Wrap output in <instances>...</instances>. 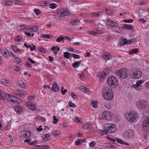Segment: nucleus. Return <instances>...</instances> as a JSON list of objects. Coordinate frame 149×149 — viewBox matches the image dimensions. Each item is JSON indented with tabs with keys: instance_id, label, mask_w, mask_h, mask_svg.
I'll return each instance as SVG.
<instances>
[{
	"instance_id": "nucleus-1",
	"label": "nucleus",
	"mask_w": 149,
	"mask_h": 149,
	"mask_svg": "<svg viewBox=\"0 0 149 149\" xmlns=\"http://www.w3.org/2000/svg\"><path fill=\"white\" fill-rule=\"evenodd\" d=\"M71 13L68 9H60L57 10V17L58 18V20L63 19L65 16L70 15Z\"/></svg>"
},
{
	"instance_id": "nucleus-2",
	"label": "nucleus",
	"mask_w": 149,
	"mask_h": 149,
	"mask_svg": "<svg viewBox=\"0 0 149 149\" xmlns=\"http://www.w3.org/2000/svg\"><path fill=\"white\" fill-rule=\"evenodd\" d=\"M107 82L110 87L113 88L118 86V84L117 78L113 76L108 77Z\"/></svg>"
},
{
	"instance_id": "nucleus-3",
	"label": "nucleus",
	"mask_w": 149,
	"mask_h": 149,
	"mask_svg": "<svg viewBox=\"0 0 149 149\" xmlns=\"http://www.w3.org/2000/svg\"><path fill=\"white\" fill-rule=\"evenodd\" d=\"M116 73L117 76H118L120 78L124 79L128 76L129 72L128 70L125 68H123L120 70H117Z\"/></svg>"
},
{
	"instance_id": "nucleus-4",
	"label": "nucleus",
	"mask_w": 149,
	"mask_h": 149,
	"mask_svg": "<svg viewBox=\"0 0 149 149\" xmlns=\"http://www.w3.org/2000/svg\"><path fill=\"white\" fill-rule=\"evenodd\" d=\"M102 93L103 97L105 100H110L113 98V93L109 89H104L102 91Z\"/></svg>"
},
{
	"instance_id": "nucleus-5",
	"label": "nucleus",
	"mask_w": 149,
	"mask_h": 149,
	"mask_svg": "<svg viewBox=\"0 0 149 149\" xmlns=\"http://www.w3.org/2000/svg\"><path fill=\"white\" fill-rule=\"evenodd\" d=\"M125 117L127 120L131 122H134L136 120L137 117L136 114L135 112H130L125 114Z\"/></svg>"
},
{
	"instance_id": "nucleus-6",
	"label": "nucleus",
	"mask_w": 149,
	"mask_h": 149,
	"mask_svg": "<svg viewBox=\"0 0 149 149\" xmlns=\"http://www.w3.org/2000/svg\"><path fill=\"white\" fill-rule=\"evenodd\" d=\"M106 128L107 129L108 132L109 133H114L117 130L116 125L112 124H107L106 125Z\"/></svg>"
},
{
	"instance_id": "nucleus-7",
	"label": "nucleus",
	"mask_w": 149,
	"mask_h": 149,
	"mask_svg": "<svg viewBox=\"0 0 149 149\" xmlns=\"http://www.w3.org/2000/svg\"><path fill=\"white\" fill-rule=\"evenodd\" d=\"M147 105L146 101L145 100H139L137 103V107L139 109H144Z\"/></svg>"
},
{
	"instance_id": "nucleus-8",
	"label": "nucleus",
	"mask_w": 149,
	"mask_h": 149,
	"mask_svg": "<svg viewBox=\"0 0 149 149\" xmlns=\"http://www.w3.org/2000/svg\"><path fill=\"white\" fill-rule=\"evenodd\" d=\"M142 75V73L141 71L138 70H135L133 72V74H130V76L131 78L133 79L139 78H140Z\"/></svg>"
},
{
	"instance_id": "nucleus-9",
	"label": "nucleus",
	"mask_w": 149,
	"mask_h": 149,
	"mask_svg": "<svg viewBox=\"0 0 149 149\" xmlns=\"http://www.w3.org/2000/svg\"><path fill=\"white\" fill-rule=\"evenodd\" d=\"M134 134V132L133 130H127L123 134V136L125 138H132Z\"/></svg>"
},
{
	"instance_id": "nucleus-10",
	"label": "nucleus",
	"mask_w": 149,
	"mask_h": 149,
	"mask_svg": "<svg viewBox=\"0 0 149 149\" xmlns=\"http://www.w3.org/2000/svg\"><path fill=\"white\" fill-rule=\"evenodd\" d=\"M5 97L6 99L10 102H12L14 103H19L18 101L15 97H13V96L10 94H6L5 95Z\"/></svg>"
},
{
	"instance_id": "nucleus-11",
	"label": "nucleus",
	"mask_w": 149,
	"mask_h": 149,
	"mask_svg": "<svg viewBox=\"0 0 149 149\" xmlns=\"http://www.w3.org/2000/svg\"><path fill=\"white\" fill-rule=\"evenodd\" d=\"M144 80H141L136 81V84H135L132 85V87L134 88L137 90L139 91H141V84L144 82Z\"/></svg>"
},
{
	"instance_id": "nucleus-12",
	"label": "nucleus",
	"mask_w": 149,
	"mask_h": 149,
	"mask_svg": "<svg viewBox=\"0 0 149 149\" xmlns=\"http://www.w3.org/2000/svg\"><path fill=\"white\" fill-rule=\"evenodd\" d=\"M14 94L17 96L22 97L25 95V93L21 90H17L14 91Z\"/></svg>"
},
{
	"instance_id": "nucleus-13",
	"label": "nucleus",
	"mask_w": 149,
	"mask_h": 149,
	"mask_svg": "<svg viewBox=\"0 0 149 149\" xmlns=\"http://www.w3.org/2000/svg\"><path fill=\"white\" fill-rule=\"evenodd\" d=\"M109 114V112L105 111L103 113L102 115L103 117H104V119L106 120H111V117Z\"/></svg>"
},
{
	"instance_id": "nucleus-14",
	"label": "nucleus",
	"mask_w": 149,
	"mask_h": 149,
	"mask_svg": "<svg viewBox=\"0 0 149 149\" xmlns=\"http://www.w3.org/2000/svg\"><path fill=\"white\" fill-rule=\"evenodd\" d=\"M107 24L109 26L112 27L113 28L114 27H115V25H116L117 23L116 22L112 21L110 18H108L107 20Z\"/></svg>"
},
{
	"instance_id": "nucleus-15",
	"label": "nucleus",
	"mask_w": 149,
	"mask_h": 149,
	"mask_svg": "<svg viewBox=\"0 0 149 149\" xmlns=\"http://www.w3.org/2000/svg\"><path fill=\"white\" fill-rule=\"evenodd\" d=\"M52 90L54 92H57L59 91V88L56 82H54L52 85Z\"/></svg>"
},
{
	"instance_id": "nucleus-16",
	"label": "nucleus",
	"mask_w": 149,
	"mask_h": 149,
	"mask_svg": "<svg viewBox=\"0 0 149 149\" xmlns=\"http://www.w3.org/2000/svg\"><path fill=\"white\" fill-rule=\"evenodd\" d=\"M127 39L123 38L119 42V44L120 46H123L124 45H128V42Z\"/></svg>"
},
{
	"instance_id": "nucleus-17",
	"label": "nucleus",
	"mask_w": 149,
	"mask_h": 149,
	"mask_svg": "<svg viewBox=\"0 0 149 149\" xmlns=\"http://www.w3.org/2000/svg\"><path fill=\"white\" fill-rule=\"evenodd\" d=\"M14 109L15 111L18 114L19 113H21L22 110V107L19 105H15L14 107Z\"/></svg>"
},
{
	"instance_id": "nucleus-18",
	"label": "nucleus",
	"mask_w": 149,
	"mask_h": 149,
	"mask_svg": "<svg viewBox=\"0 0 149 149\" xmlns=\"http://www.w3.org/2000/svg\"><path fill=\"white\" fill-rule=\"evenodd\" d=\"M18 84L20 87L23 88H25L27 87V84L22 81H18Z\"/></svg>"
},
{
	"instance_id": "nucleus-19",
	"label": "nucleus",
	"mask_w": 149,
	"mask_h": 149,
	"mask_svg": "<svg viewBox=\"0 0 149 149\" xmlns=\"http://www.w3.org/2000/svg\"><path fill=\"white\" fill-rule=\"evenodd\" d=\"M80 89L81 91L84 92L86 94H88L89 91V89L88 88L84 86H80Z\"/></svg>"
},
{
	"instance_id": "nucleus-20",
	"label": "nucleus",
	"mask_w": 149,
	"mask_h": 149,
	"mask_svg": "<svg viewBox=\"0 0 149 149\" xmlns=\"http://www.w3.org/2000/svg\"><path fill=\"white\" fill-rule=\"evenodd\" d=\"M1 51L2 52V53L4 57L7 58L8 57V55L9 54L7 50L6 49H1Z\"/></svg>"
},
{
	"instance_id": "nucleus-21",
	"label": "nucleus",
	"mask_w": 149,
	"mask_h": 149,
	"mask_svg": "<svg viewBox=\"0 0 149 149\" xmlns=\"http://www.w3.org/2000/svg\"><path fill=\"white\" fill-rule=\"evenodd\" d=\"M115 27L113 28V30H114L115 31L118 33H120L121 31V28L118 25V24L115 25Z\"/></svg>"
},
{
	"instance_id": "nucleus-22",
	"label": "nucleus",
	"mask_w": 149,
	"mask_h": 149,
	"mask_svg": "<svg viewBox=\"0 0 149 149\" xmlns=\"http://www.w3.org/2000/svg\"><path fill=\"white\" fill-rule=\"evenodd\" d=\"M6 94L3 91L0 89V100H4L6 97Z\"/></svg>"
},
{
	"instance_id": "nucleus-23",
	"label": "nucleus",
	"mask_w": 149,
	"mask_h": 149,
	"mask_svg": "<svg viewBox=\"0 0 149 149\" xmlns=\"http://www.w3.org/2000/svg\"><path fill=\"white\" fill-rule=\"evenodd\" d=\"M24 133L22 134V136H24L25 138H28L31 135V132L28 130H25L23 131Z\"/></svg>"
},
{
	"instance_id": "nucleus-24",
	"label": "nucleus",
	"mask_w": 149,
	"mask_h": 149,
	"mask_svg": "<svg viewBox=\"0 0 149 149\" xmlns=\"http://www.w3.org/2000/svg\"><path fill=\"white\" fill-rule=\"evenodd\" d=\"M100 132L101 134L102 135H105L107 134L108 133L107 129L106 128V125L104 128V130H100Z\"/></svg>"
},
{
	"instance_id": "nucleus-25",
	"label": "nucleus",
	"mask_w": 149,
	"mask_h": 149,
	"mask_svg": "<svg viewBox=\"0 0 149 149\" xmlns=\"http://www.w3.org/2000/svg\"><path fill=\"white\" fill-rule=\"evenodd\" d=\"M143 131L146 134L149 133V126L147 125H143Z\"/></svg>"
},
{
	"instance_id": "nucleus-26",
	"label": "nucleus",
	"mask_w": 149,
	"mask_h": 149,
	"mask_svg": "<svg viewBox=\"0 0 149 149\" xmlns=\"http://www.w3.org/2000/svg\"><path fill=\"white\" fill-rule=\"evenodd\" d=\"M122 28L123 29H127L130 30H132L133 29L131 25L126 24L124 25L123 27H122Z\"/></svg>"
},
{
	"instance_id": "nucleus-27",
	"label": "nucleus",
	"mask_w": 149,
	"mask_h": 149,
	"mask_svg": "<svg viewBox=\"0 0 149 149\" xmlns=\"http://www.w3.org/2000/svg\"><path fill=\"white\" fill-rule=\"evenodd\" d=\"M143 125L149 126V117H147L145 119L143 122Z\"/></svg>"
},
{
	"instance_id": "nucleus-28",
	"label": "nucleus",
	"mask_w": 149,
	"mask_h": 149,
	"mask_svg": "<svg viewBox=\"0 0 149 149\" xmlns=\"http://www.w3.org/2000/svg\"><path fill=\"white\" fill-rule=\"evenodd\" d=\"M27 106L28 108L30 110H35L36 109V105L34 104H30Z\"/></svg>"
},
{
	"instance_id": "nucleus-29",
	"label": "nucleus",
	"mask_w": 149,
	"mask_h": 149,
	"mask_svg": "<svg viewBox=\"0 0 149 149\" xmlns=\"http://www.w3.org/2000/svg\"><path fill=\"white\" fill-rule=\"evenodd\" d=\"M107 74L104 72L102 73L99 76L100 81H102L104 78L107 76Z\"/></svg>"
},
{
	"instance_id": "nucleus-30",
	"label": "nucleus",
	"mask_w": 149,
	"mask_h": 149,
	"mask_svg": "<svg viewBox=\"0 0 149 149\" xmlns=\"http://www.w3.org/2000/svg\"><path fill=\"white\" fill-rule=\"evenodd\" d=\"M0 82L2 84L6 86L9 83V81L7 80L4 79H0Z\"/></svg>"
},
{
	"instance_id": "nucleus-31",
	"label": "nucleus",
	"mask_w": 149,
	"mask_h": 149,
	"mask_svg": "<svg viewBox=\"0 0 149 149\" xmlns=\"http://www.w3.org/2000/svg\"><path fill=\"white\" fill-rule=\"evenodd\" d=\"M44 136H45L43 138V139H44V141H45L47 142L48 140H50L51 139V136H49L48 134H45Z\"/></svg>"
},
{
	"instance_id": "nucleus-32",
	"label": "nucleus",
	"mask_w": 149,
	"mask_h": 149,
	"mask_svg": "<svg viewBox=\"0 0 149 149\" xmlns=\"http://www.w3.org/2000/svg\"><path fill=\"white\" fill-rule=\"evenodd\" d=\"M80 62H81V61H80L75 62L72 64V66L74 68H77L79 66L80 64Z\"/></svg>"
},
{
	"instance_id": "nucleus-33",
	"label": "nucleus",
	"mask_w": 149,
	"mask_h": 149,
	"mask_svg": "<svg viewBox=\"0 0 149 149\" xmlns=\"http://www.w3.org/2000/svg\"><path fill=\"white\" fill-rule=\"evenodd\" d=\"M79 21L77 19H75L71 21L70 23L71 24L74 25H77L79 24Z\"/></svg>"
},
{
	"instance_id": "nucleus-34",
	"label": "nucleus",
	"mask_w": 149,
	"mask_h": 149,
	"mask_svg": "<svg viewBox=\"0 0 149 149\" xmlns=\"http://www.w3.org/2000/svg\"><path fill=\"white\" fill-rule=\"evenodd\" d=\"M136 39L135 38L132 39L128 41V45L134 43L136 41Z\"/></svg>"
},
{
	"instance_id": "nucleus-35",
	"label": "nucleus",
	"mask_w": 149,
	"mask_h": 149,
	"mask_svg": "<svg viewBox=\"0 0 149 149\" xmlns=\"http://www.w3.org/2000/svg\"><path fill=\"white\" fill-rule=\"evenodd\" d=\"M39 30L38 27L37 26H32V29L33 31L36 32Z\"/></svg>"
},
{
	"instance_id": "nucleus-36",
	"label": "nucleus",
	"mask_w": 149,
	"mask_h": 149,
	"mask_svg": "<svg viewBox=\"0 0 149 149\" xmlns=\"http://www.w3.org/2000/svg\"><path fill=\"white\" fill-rule=\"evenodd\" d=\"M40 37L45 38H51L52 37V35L44 34L40 36Z\"/></svg>"
},
{
	"instance_id": "nucleus-37",
	"label": "nucleus",
	"mask_w": 149,
	"mask_h": 149,
	"mask_svg": "<svg viewBox=\"0 0 149 149\" xmlns=\"http://www.w3.org/2000/svg\"><path fill=\"white\" fill-rule=\"evenodd\" d=\"M64 56L67 59L69 58L70 56V53L68 52H65L64 53Z\"/></svg>"
},
{
	"instance_id": "nucleus-38",
	"label": "nucleus",
	"mask_w": 149,
	"mask_h": 149,
	"mask_svg": "<svg viewBox=\"0 0 149 149\" xmlns=\"http://www.w3.org/2000/svg\"><path fill=\"white\" fill-rule=\"evenodd\" d=\"M57 7L56 5L54 3H51L49 4V7L52 9H54Z\"/></svg>"
},
{
	"instance_id": "nucleus-39",
	"label": "nucleus",
	"mask_w": 149,
	"mask_h": 149,
	"mask_svg": "<svg viewBox=\"0 0 149 149\" xmlns=\"http://www.w3.org/2000/svg\"><path fill=\"white\" fill-rule=\"evenodd\" d=\"M91 105L95 108H96L97 107V102H95V101H92L91 103Z\"/></svg>"
},
{
	"instance_id": "nucleus-40",
	"label": "nucleus",
	"mask_w": 149,
	"mask_h": 149,
	"mask_svg": "<svg viewBox=\"0 0 149 149\" xmlns=\"http://www.w3.org/2000/svg\"><path fill=\"white\" fill-rule=\"evenodd\" d=\"M138 52V50L137 49H133L130 51L129 52V54H132L134 53L136 54Z\"/></svg>"
},
{
	"instance_id": "nucleus-41",
	"label": "nucleus",
	"mask_w": 149,
	"mask_h": 149,
	"mask_svg": "<svg viewBox=\"0 0 149 149\" xmlns=\"http://www.w3.org/2000/svg\"><path fill=\"white\" fill-rule=\"evenodd\" d=\"M37 144V142L36 141H31L30 143H28V144L31 145H35Z\"/></svg>"
},
{
	"instance_id": "nucleus-42",
	"label": "nucleus",
	"mask_w": 149,
	"mask_h": 149,
	"mask_svg": "<svg viewBox=\"0 0 149 149\" xmlns=\"http://www.w3.org/2000/svg\"><path fill=\"white\" fill-rule=\"evenodd\" d=\"M68 106L72 108H75L76 107V105L74 103L72 102H69Z\"/></svg>"
},
{
	"instance_id": "nucleus-43",
	"label": "nucleus",
	"mask_w": 149,
	"mask_h": 149,
	"mask_svg": "<svg viewBox=\"0 0 149 149\" xmlns=\"http://www.w3.org/2000/svg\"><path fill=\"white\" fill-rule=\"evenodd\" d=\"M84 127L85 129H88L91 128V125L89 124H87L84 126Z\"/></svg>"
},
{
	"instance_id": "nucleus-44",
	"label": "nucleus",
	"mask_w": 149,
	"mask_h": 149,
	"mask_svg": "<svg viewBox=\"0 0 149 149\" xmlns=\"http://www.w3.org/2000/svg\"><path fill=\"white\" fill-rule=\"evenodd\" d=\"M106 13L107 14H112V11L110 9H105Z\"/></svg>"
},
{
	"instance_id": "nucleus-45",
	"label": "nucleus",
	"mask_w": 149,
	"mask_h": 149,
	"mask_svg": "<svg viewBox=\"0 0 149 149\" xmlns=\"http://www.w3.org/2000/svg\"><path fill=\"white\" fill-rule=\"evenodd\" d=\"M72 56L74 58H79L80 57V56L79 55H78L77 54H71Z\"/></svg>"
},
{
	"instance_id": "nucleus-46",
	"label": "nucleus",
	"mask_w": 149,
	"mask_h": 149,
	"mask_svg": "<svg viewBox=\"0 0 149 149\" xmlns=\"http://www.w3.org/2000/svg\"><path fill=\"white\" fill-rule=\"evenodd\" d=\"M133 21V20L132 19H130L128 20L127 19H124L123 20L124 22L125 23H132Z\"/></svg>"
},
{
	"instance_id": "nucleus-47",
	"label": "nucleus",
	"mask_w": 149,
	"mask_h": 149,
	"mask_svg": "<svg viewBox=\"0 0 149 149\" xmlns=\"http://www.w3.org/2000/svg\"><path fill=\"white\" fill-rule=\"evenodd\" d=\"M38 50L40 52L43 53H45L46 51H45V49L43 47H39L38 48Z\"/></svg>"
},
{
	"instance_id": "nucleus-48",
	"label": "nucleus",
	"mask_w": 149,
	"mask_h": 149,
	"mask_svg": "<svg viewBox=\"0 0 149 149\" xmlns=\"http://www.w3.org/2000/svg\"><path fill=\"white\" fill-rule=\"evenodd\" d=\"M49 3L47 1H43L41 2L42 5L43 6H47Z\"/></svg>"
},
{
	"instance_id": "nucleus-49",
	"label": "nucleus",
	"mask_w": 149,
	"mask_h": 149,
	"mask_svg": "<svg viewBox=\"0 0 149 149\" xmlns=\"http://www.w3.org/2000/svg\"><path fill=\"white\" fill-rule=\"evenodd\" d=\"M116 140L117 142H118V143L122 144H124V141H122L121 140L118 139V138H116Z\"/></svg>"
},
{
	"instance_id": "nucleus-50",
	"label": "nucleus",
	"mask_w": 149,
	"mask_h": 149,
	"mask_svg": "<svg viewBox=\"0 0 149 149\" xmlns=\"http://www.w3.org/2000/svg\"><path fill=\"white\" fill-rule=\"evenodd\" d=\"M34 11L37 15H38L41 13L40 11L39 10L37 9H35L34 10Z\"/></svg>"
},
{
	"instance_id": "nucleus-51",
	"label": "nucleus",
	"mask_w": 149,
	"mask_h": 149,
	"mask_svg": "<svg viewBox=\"0 0 149 149\" xmlns=\"http://www.w3.org/2000/svg\"><path fill=\"white\" fill-rule=\"evenodd\" d=\"M64 39V38L63 37H60L56 39V41L57 42H60Z\"/></svg>"
},
{
	"instance_id": "nucleus-52",
	"label": "nucleus",
	"mask_w": 149,
	"mask_h": 149,
	"mask_svg": "<svg viewBox=\"0 0 149 149\" xmlns=\"http://www.w3.org/2000/svg\"><path fill=\"white\" fill-rule=\"evenodd\" d=\"M70 94L73 98L76 99L77 98V96L73 92H71Z\"/></svg>"
},
{
	"instance_id": "nucleus-53",
	"label": "nucleus",
	"mask_w": 149,
	"mask_h": 149,
	"mask_svg": "<svg viewBox=\"0 0 149 149\" xmlns=\"http://www.w3.org/2000/svg\"><path fill=\"white\" fill-rule=\"evenodd\" d=\"M53 123L54 124H56V123H57L58 120L56 118V117L55 116H53Z\"/></svg>"
},
{
	"instance_id": "nucleus-54",
	"label": "nucleus",
	"mask_w": 149,
	"mask_h": 149,
	"mask_svg": "<svg viewBox=\"0 0 149 149\" xmlns=\"http://www.w3.org/2000/svg\"><path fill=\"white\" fill-rule=\"evenodd\" d=\"M103 59L104 60L111 59V58L107 56L106 54L103 55Z\"/></svg>"
},
{
	"instance_id": "nucleus-55",
	"label": "nucleus",
	"mask_w": 149,
	"mask_h": 149,
	"mask_svg": "<svg viewBox=\"0 0 149 149\" xmlns=\"http://www.w3.org/2000/svg\"><path fill=\"white\" fill-rule=\"evenodd\" d=\"M15 59L16 60V63L17 64L20 63L21 61V59L18 57H17Z\"/></svg>"
},
{
	"instance_id": "nucleus-56",
	"label": "nucleus",
	"mask_w": 149,
	"mask_h": 149,
	"mask_svg": "<svg viewBox=\"0 0 149 149\" xmlns=\"http://www.w3.org/2000/svg\"><path fill=\"white\" fill-rule=\"evenodd\" d=\"M25 29L26 30H31L32 26H28L25 25Z\"/></svg>"
},
{
	"instance_id": "nucleus-57",
	"label": "nucleus",
	"mask_w": 149,
	"mask_h": 149,
	"mask_svg": "<svg viewBox=\"0 0 149 149\" xmlns=\"http://www.w3.org/2000/svg\"><path fill=\"white\" fill-rule=\"evenodd\" d=\"M35 148L36 149H42V146L37 145L36 146Z\"/></svg>"
},
{
	"instance_id": "nucleus-58",
	"label": "nucleus",
	"mask_w": 149,
	"mask_h": 149,
	"mask_svg": "<svg viewBox=\"0 0 149 149\" xmlns=\"http://www.w3.org/2000/svg\"><path fill=\"white\" fill-rule=\"evenodd\" d=\"M80 140H79V139L76 140L75 142V144L76 145H80L81 144Z\"/></svg>"
},
{
	"instance_id": "nucleus-59",
	"label": "nucleus",
	"mask_w": 149,
	"mask_h": 149,
	"mask_svg": "<svg viewBox=\"0 0 149 149\" xmlns=\"http://www.w3.org/2000/svg\"><path fill=\"white\" fill-rule=\"evenodd\" d=\"M95 144V143L94 141H91L90 144V146L91 147H93Z\"/></svg>"
},
{
	"instance_id": "nucleus-60",
	"label": "nucleus",
	"mask_w": 149,
	"mask_h": 149,
	"mask_svg": "<svg viewBox=\"0 0 149 149\" xmlns=\"http://www.w3.org/2000/svg\"><path fill=\"white\" fill-rule=\"evenodd\" d=\"M21 38L20 36H17L15 38V40L19 42L21 41L20 38Z\"/></svg>"
},
{
	"instance_id": "nucleus-61",
	"label": "nucleus",
	"mask_w": 149,
	"mask_h": 149,
	"mask_svg": "<svg viewBox=\"0 0 149 149\" xmlns=\"http://www.w3.org/2000/svg\"><path fill=\"white\" fill-rule=\"evenodd\" d=\"M25 65L29 68L32 67V65L30 63L27 62H25Z\"/></svg>"
},
{
	"instance_id": "nucleus-62",
	"label": "nucleus",
	"mask_w": 149,
	"mask_h": 149,
	"mask_svg": "<svg viewBox=\"0 0 149 149\" xmlns=\"http://www.w3.org/2000/svg\"><path fill=\"white\" fill-rule=\"evenodd\" d=\"M94 15L95 17H99L100 16H101L102 15V14L100 12H98V13H95L94 14Z\"/></svg>"
},
{
	"instance_id": "nucleus-63",
	"label": "nucleus",
	"mask_w": 149,
	"mask_h": 149,
	"mask_svg": "<svg viewBox=\"0 0 149 149\" xmlns=\"http://www.w3.org/2000/svg\"><path fill=\"white\" fill-rule=\"evenodd\" d=\"M20 28L19 29L21 30H22L24 29H25V25H21L19 26Z\"/></svg>"
},
{
	"instance_id": "nucleus-64",
	"label": "nucleus",
	"mask_w": 149,
	"mask_h": 149,
	"mask_svg": "<svg viewBox=\"0 0 149 149\" xmlns=\"http://www.w3.org/2000/svg\"><path fill=\"white\" fill-rule=\"evenodd\" d=\"M54 136H58L60 134V132L58 131H55L54 132Z\"/></svg>"
}]
</instances>
